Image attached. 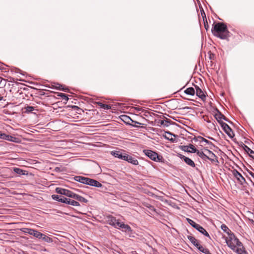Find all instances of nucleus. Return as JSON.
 I'll use <instances>...</instances> for the list:
<instances>
[{
	"instance_id": "obj_1",
	"label": "nucleus",
	"mask_w": 254,
	"mask_h": 254,
	"mask_svg": "<svg viewBox=\"0 0 254 254\" xmlns=\"http://www.w3.org/2000/svg\"><path fill=\"white\" fill-rule=\"evenodd\" d=\"M227 246L238 254H247L243 244L232 233L226 237Z\"/></svg>"
},
{
	"instance_id": "obj_2",
	"label": "nucleus",
	"mask_w": 254,
	"mask_h": 254,
	"mask_svg": "<svg viewBox=\"0 0 254 254\" xmlns=\"http://www.w3.org/2000/svg\"><path fill=\"white\" fill-rule=\"evenodd\" d=\"M212 34L221 39L227 40L230 37L227 25L222 22H218L213 25L211 29Z\"/></svg>"
},
{
	"instance_id": "obj_3",
	"label": "nucleus",
	"mask_w": 254,
	"mask_h": 254,
	"mask_svg": "<svg viewBox=\"0 0 254 254\" xmlns=\"http://www.w3.org/2000/svg\"><path fill=\"white\" fill-rule=\"evenodd\" d=\"M143 152L146 156L154 161L160 162L162 161L163 157L152 150L144 149Z\"/></svg>"
},
{
	"instance_id": "obj_4",
	"label": "nucleus",
	"mask_w": 254,
	"mask_h": 254,
	"mask_svg": "<svg viewBox=\"0 0 254 254\" xmlns=\"http://www.w3.org/2000/svg\"><path fill=\"white\" fill-rule=\"evenodd\" d=\"M187 222L193 228L206 237H209L208 232L200 225L196 223L192 220L190 218H187Z\"/></svg>"
},
{
	"instance_id": "obj_5",
	"label": "nucleus",
	"mask_w": 254,
	"mask_h": 254,
	"mask_svg": "<svg viewBox=\"0 0 254 254\" xmlns=\"http://www.w3.org/2000/svg\"><path fill=\"white\" fill-rule=\"evenodd\" d=\"M56 192L59 194L64 195L66 196L72 198L74 192L69 190L64 189L62 188H57L55 190Z\"/></svg>"
},
{
	"instance_id": "obj_6",
	"label": "nucleus",
	"mask_w": 254,
	"mask_h": 254,
	"mask_svg": "<svg viewBox=\"0 0 254 254\" xmlns=\"http://www.w3.org/2000/svg\"><path fill=\"white\" fill-rule=\"evenodd\" d=\"M221 126L225 132L231 138H232L234 136V134L232 131L230 127L225 123L222 122Z\"/></svg>"
},
{
	"instance_id": "obj_7",
	"label": "nucleus",
	"mask_w": 254,
	"mask_h": 254,
	"mask_svg": "<svg viewBox=\"0 0 254 254\" xmlns=\"http://www.w3.org/2000/svg\"><path fill=\"white\" fill-rule=\"evenodd\" d=\"M178 156L181 159L183 160L184 162L189 166L192 167H194L195 165L194 162L190 158L185 156L184 155L178 154Z\"/></svg>"
},
{
	"instance_id": "obj_8",
	"label": "nucleus",
	"mask_w": 254,
	"mask_h": 254,
	"mask_svg": "<svg viewBox=\"0 0 254 254\" xmlns=\"http://www.w3.org/2000/svg\"><path fill=\"white\" fill-rule=\"evenodd\" d=\"M111 154L116 158L121 160H125L127 154L126 153H123L120 151L115 150L111 152Z\"/></svg>"
},
{
	"instance_id": "obj_9",
	"label": "nucleus",
	"mask_w": 254,
	"mask_h": 254,
	"mask_svg": "<svg viewBox=\"0 0 254 254\" xmlns=\"http://www.w3.org/2000/svg\"><path fill=\"white\" fill-rule=\"evenodd\" d=\"M233 174L241 185H243L244 183H246L245 179L237 170H234L233 171Z\"/></svg>"
},
{
	"instance_id": "obj_10",
	"label": "nucleus",
	"mask_w": 254,
	"mask_h": 254,
	"mask_svg": "<svg viewBox=\"0 0 254 254\" xmlns=\"http://www.w3.org/2000/svg\"><path fill=\"white\" fill-rule=\"evenodd\" d=\"M86 185L97 188H101L102 186V185L99 182L89 178H88Z\"/></svg>"
},
{
	"instance_id": "obj_11",
	"label": "nucleus",
	"mask_w": 254,
	"mask_h": 254,
	"mask_svg": "<svg viewBox=\"0 0 254 254\" xmlns=\"http://www.w3.org/2000/svg\"><path fill=\"white\" fill-rule=\"evenodd\" d=\"M63 203L70 204L74 206H78L80 205L78 201H75L74 200H71L69 198L64 197L63 200Z\"/></svg>"
},
{
	"instance_id": "obj_12",
	"label": "nucleus",
	"mask_w": 254,
	"mask_h": 254,
	"mask_svg": "<svg viewBox=\"0 0 254 254\" xmlns=\"http://www.w3.org/2000/svg\"><path fill=\"white\" fill-rule=\"evenodd\" d=\"M191 152H194V153H196L197 155L200 157L201 159H202L204 160H206V157H207V154H205L202 151H200L196 148H191Z\"/></svg>"
},
{
	"instance_id": "obj_13",
	"label": "nucleus",
	"mask_w": 254,
	"mask_h": 254,
	"mask_svg": "<svg viewBox=\"0 0 254 254\" xmlns=\"http://www.w3.org/2000/svg\"><path fill=\"white\" fill-rule=\"evenodd\" d=\"M195 89L196 91H195V93H196V96L204 100L205 99L206 96L203 91L198 86H195Z\"/></svg>"
},
{
	"instance_id": "obj_14",
	"label": "nucleus",
	"mask_w": 254,
	"mask_h": 254,
	"mask_svg": "<svg viewBox=\"0 0 254 254\" xmlns=\"http://www.w3.org/2000/svg\"><path fill=\"white\" fill-rule=\"evenodd\" d=\"M196 148L192 144H190L189 145H182L180 148L182 150L188 153H194L191 152V148Z\"/></svg>"
},
{
	"instance_id": "obj_15",
	"label": "nucleus",
	"mask_w": 254,
	"mask_h": 254,
	"mask_svg": "<svg viewBox=\"0 0 254 254\" xmlns=\"http://www.w3.org/2000/svg\"><path fill=\"white\" fill-rule=\"evenodd\" d=\"M31 235L39 239L45 240L46 238V236L45 235L35 230H33Z\"/></svg>"
},
{
	"instance_id": "obj_16",
	"label": "nucleus",
	"mask_w": 254,
	"mask_h": 254,
	"mask_svg": "<svg viewBox=\"0 0 254 254\" xmlns=\"http://www.w3.org/2000/svg\"><path fill=\"white\" fill-rule=\"evenodd\" d=\"M125 161H126L128 163H131L134 165H137L138 164V161L137 159L132 157L131 156H129L128 154H127L126 160Z\"/></svg>"
},
{
	"instance_id": "obj_17",
	"label": "nucleus",
	"mask_w": 254,
	"mask_h": 254,
	"mask_svg": "<svg viewBox=\"0 0 254 254\" xmlns=\"http://www.w3.org/2000/svg\"><path fill=\"white\" fill-rule=\"evenodd\" d=\"M193 140L194 141H199L200 142H204L209 145H213V143L211 142L200 136L194 137L193 138Z\"/></svg>"
},
{
	"instance_id": "obj_18",
	"label": "nucleus",
	"mask_w": 254,
	"mask_h": 254,
	"mask_svg": "<svg viewBox=\"0 0 254 254\" xmlns=\"http://www.w3.org/2000/svg\"><path fill=\"white\" fill-rule=\"evenodd\" d=\"M74 180L76 182H79L83 184L86 185L87 181L88 180V178L80 176H77L74 177Z\"/></svg>"
},
{
	"instance_id": "obj_19",
	"label": "nucleus",
	"mask_w": 254,
	"mask_h": 254,
	"mask_svg": "<svg viewBox=\"0 0 254 254\" xmlns=\"http://www.w3.org/2000/svg\"><path fill=\"white\" fill-rule=\"evenodd\" d=\"M122 120L123 121H124L125 123H126V124H128V125H130V122H134L136 124H137L138 125H141L140 123L137 122H135V121H133V120H132L130 117H129L128 116H127V115H123V116H122V118H121Z\"/></svg>"
},
{
	"instance_id": "obj_20",
	"label": "nucleus",
	"mask_w": 254,
	"mask_h": 254,
	"mask_svg": "<svg viewBox=\"0 0 254 254\" xmlns=\"http://www.w3.org/2000/svg\"><path fill=\"white\" fill-rule=\"evenodd\" d=\"M206 150L207 151L206 159H208L211 161H214L216 158L215 154L209 150L206 149Z\"/></svg>"
},
{
	"instance_id": "obj_21",
	"label": "nucleus",
	"mask_w": 254,
	"mask_h": 254,
	"mask_svg": "<svg viewBox=\"0 0 254 254\" xmlns=\"http://www.w3.org/2000/svg\"><path fill=\"white\" fill-rule=\"evenodd\" d=\"M215 118L216 119V120L221 124V123L222 122V120L223 119L225 121H227L226 117L221 114L220 112L218 111L217 113H216L215 115Z\"/></svg>"
},
{
	"instance_id": "obj_22",
	"label": "nucleus",
	"mask_w": 254,
	"mask_h": 254,
	"mask_svg": "<svg viewBox=\"0 0 254 254\" xmlns=\"http://www.w3.org/2000/svg\"><path fill=\"white\" fill-rule=\"evenodd\" d=\"M72 198L81 202L87 203L88 202L86 198L75 193H73Z\"/></svg>"
},
{
	"instance_id": "obj_23",
	"label": "nucleus",
	"mask_w": 254,
	"mask_h": 254,
	"mask_svg": "<svg viewBox=\"0 0 254 254\" xmlns=\"http://www.w3.org/2000/svg\"><path fill=\"white\" fill-rule=\"evenodd\" d=\"M244 149L249 155L250 157L254 159V151L248 146L244 145Z\"/></svg>"
},
{
	"instance_id": "obj_24",
	"label": "nucleus",
	"mask_w": 254,
	"mask_h": 254,
	"mask_svg": "<svg viewBox=\"0 0 254 254\" xmlns=\"http://www.w3.org/2000/svg\"><path fill=\"white\" fill-rule=\"evenodd\" d=\"M2 137H4L3 139H6L7 140H9V141H10L12 142H17V138L15 137H13L11 135H6L4 133H2Z\"/></svg>"
},
{
	"instance_id": "obj_25",
	"label": "nucleus",
	"mask_w": 254,
	"mask_h": 254,
	"mask_svg": "<svg viewBox=\"0 0 254 254\" xmlns=\"http://www.w3.org/2000/svg\"><path fill=\"white\" fill-rule=\"evenodd\" d=\"M188 239L190 240V241L195 246H198L199 243L197 240H196L194 237L191 236H188Z\"/></svg>"
},
{
	"instance_id": "obj_26",
	"label": "nucleus",
	"mask_w": 254,
	"mask_h": 254,
	"mask_svg": "<svg viewBox=\"0 0 254 254\" xmlns=\"http://www.w3.org/2000/svg\"><path fill=\"white\" fill-rule=\"evenodd\" d=\"M175 136V135H174L173 133H171L169 131L165 132V135H164V137H165V138H166L172 142H174L175 140L172 137H170V136Z\"/></svg>"
},
{
	"instance_id": "obj_27",
	"label": "nucleus",
	"mask_w": 254,
	"mask_h": 254,
	"mask_svg": "<svg viewBox=\"0 0 254 254\" xmlns=\"http://www.w3.org/2000/svg\"><path fill=\"white\" fill-rule=\"evenodd\" d=\"M121 229H122V231L126 233L130 232L132 231L130 227L127 224H125V223L122 224V227L121 228Z\"/></svg>"
},
{
	"instance_id": "obj_28",
	"label": "nucleus",
	"mask_w": 254,
	"mask_h": 254,
	"mask_svg": "<svg viewBox=\"0 0 254 254\" xmlns=\"http://www.w3.org/2000/svg\"><path fill=\"white\" fill-rule=\"evenodd\" d=\"M118 219H117L115 217L111 216L109 217L108 218V223L109 225L114 227L115 226V223Z\"/></svg>"
},
{
	"instance_id": "obj_29",
	"label": "nucleus",
	"mask_w": 254,
	"mask_h": 254,
	"mask_svg": "<svg viewBox=\"0 0 254 254\" xmlns=\"http://www.w3.org/2000/svg\"><path fill=\"white\" fill-rule=\"evenodd\" d=\"M185 93L187 95L192 96L195 94V90L193 88L189 87L185 90Z\"/></svg>"
},
{
	"instance_id": "obj_30",
	"label": "nucleus",
	"mask_w": 254,
	"mask_h": 254,
	"mask_svg": "<svg viewBox=\"0 0 254 254\" xmlns=\"http://www.w3.org/2000/svg\"><path fill=\"white\" fill-rule=\"evenodd\" d=\"M64 196L62 195H59L56 194H53L52 195V198L53 200L58 201L59 202H61L63 203V200Z\"/></svg>"
},
{
	"instance_id": "obj_31",
	"label": "nucleus",
	"mask_w": 254,
	"mask_h": 254,
	"mask_svg": "<svg viewBox=\"0 0 254 254\" xmlns=\"http://www.w3.org/2000/svg\"><path fill=\"white\" fill-rule=\"evenodd\" d=\"M221 228L224 232L228 234V235L232 233L231 230L225 224L221 225Z\"/></svg>"
},
{
	"instance_id": "obj_32",
	"label": "nucleus",
	"mask_w": 254,
	"mask_h": 254,
	"mask_svg": "<svg viewBox=\"0 0 254 254\" xmlns=\"http://www.w3.org/2000/svg\"><path fill=\"white\" fill-rule=\"evenodd\" d=\"M34 229L28 228H23L20 229V230L25 234H28L30 235H32V232Z\"/></svg>"
},
{
	"instance_id": "obj_33",
	"label": "nucleus",
	"mask_w": 254,
	"mask_h": 254,
	"mask_svg": "<svg viewBox=\"0 0 254 254\" xmlns=\"http://www.w3.org/2000/svg\"><path fill=\"white\" fill-rule=\"evenodd\" d=\"M97 104L102 108H103L104 109H106V110H109V109H110L111 108V106L108 105H106V104H104L101 102H97Z\"/></svg>"
},
{
	"instance_id": "obj_34",
	"label": "nucleus",
	"mask_w": 254,
	"mask_h": 254,
	"mask_svg": "<svg viewBox=\"0 0 254 254\" xmlns=\"http://www.w3.org/2000/svg\"><path fill=\"white\" fill-rule=\"evenodd\" d=\"M14 171L17 174H19V175H24L25 173H24V171L21 170V169L20 168H15L14 169Z\"/></svg>"
},
{
	"instance_id": "obj_35",
	"label": "nucleus",
	"mask_w": 254,
	"mask_h": 254,
	"mask_svg": "<svg viewBox=\"0 0 254 254\" xmlns=\"http://www.w3.org/2000/svg\"><path fill=\"white\" fill-rule=\"evenodd\" d=\"M123 222H121L119 221V220H117L116 221L115 226L114 227L117 229H121V228L122 227V224H123Z\"/></svg>"
},
{
	"instance_id": "obj_36",
	"label": "nucleus",
	"mask_w": 254,
	"mask_h": 254,
	"mask_svg": "<svg viewBox=\"0 0 254 254\" xmlns=\"http://www.w3.org/2000/svg\"><path fill=\"white\" fill-rule=\"evenodd\" d=\"M197 249L201 252L204 253L205 252H207V249L206 248H204L202 246H201L199 244L198 246L196 247Z\"/></svg>"
},
{
	"instance_id": "obj_37",
	"label": "nucleus",
	"mask_w": 254,
	"mask_h": 254,
	"mask_svg": "<svg viewBox=\"0 0 254 254\" xmlns=\"http://www.w3.org/2000/svg\"><path fill=\"white\" fill-rule=\"evenodd\" d=\"M58 96H60L63 100L65 101H67L68 100V98L67 97V95L64 93H59Z\"/></svg>"
},
{
	"instance_id": "obj_38",
	"label": "nucleus",
	"mask_w": 254,
	"mask_h": 254,
	"mask_svg": "<svg viewBox=\"0 0 254 254\" xmlns=\"http://www.w3.org/2000/svg\"><path fill=\"white\" fill-rule=\"evenodd\" d=\"M25 112L31 113L34 110V107L33 106H28L25 107Z\"/></svg>"
},
{
	"instance_id": "obj_39",
	"label": "nucleus",
	"mask_w": 254,
	"mask_h": 254,
	"mask_svg": "<svg viewBox=\"0 0 254 254\" xmlns=\"http://www.w3.org/2000/svg\"><path fill=\"white\" fill-rule=\"evenodd\" d=\"M135 110H136L137 111H142V109L141 108H139V107H135Z\"/></svg>"
},
{
	"instance_id": "obj_40",
	"label": "nucleus",
	"mask_w": 254,
	"mask_h": 254,
	"mask_svg": "<svg viewBox=\"0 0 254 254\" xmlns=\"http://www.w3.org/2000/svg\"><path fill=\"white\" fill-rule=\"evenodd\" d=\"M250 175L254 179V173L252 172H249Z\"/></svg>"
},
{
	"instance_id": "obj_41",
	"label": "nucleus",
	"mask_w": 254,
	"mask_h": 254,
	"mask_svg": "<svg viewBox=\"0 0 254 254\" xmlns=\"http://www.w3.org/2000/svg\"><path fill=\"white\" fill-rule=\"evenodd\" d=\"M165 122H166V121H165V120H161V121H160V124H161V125H164V123H165Z\"/></svg>"
},
{
	"instance_id": "obj_42",
	"label": "nucleus",
	"mask_w": 254,
	"mask_h": 254,
	"mask_svg": "<svg viewBox=\"0 0 254 254\" xmlns=\"http://www.w3.org/2000/svg\"><path fill=\"white\" fill-rule=\"evenodd\" d=\"M204 26H205V28L206 30L208 29V24L206 25L205 23H204Z\"/></svg>"
},
{
	"instance_id": "obj_43",
	"label": "nucleus",
	"mask_w": 254,
	"mask_h": 254,
	"mask_svg": "<svg viewBox=\"0 0 254 254\" xmlns=\"http://www.w3.org/2000/svg\"><path fill=\"white\" fill-rule=\"evenodd\" d=\"M2 132L1 131H0V138H4L3 137H2Z\"/></svg>"
},
{
	"instance_id": "obj_44",
	"label": "nucleus",
	"mask_w": 254,
	"mask_h": 254,
	"mask_svg": "<svg viewBox=\"0 0 254 254\" xmlns=\"http://www.w3.org/2000/svg\"><path fill=\"white\" fill-rule=\"evenodd\" d=\"M62 90L64 91H66V88H63L62 89Z\"/></svg>"
},
{
	"instance_id": "obj_45",
	"label": "nucleus",
	"mask_w": 254,
	"mask_h": 254,
	"mask_svg": "<svg viewBox=\"0 0 254 254\" xmlns=\"http://www.w3.org/2000/svg\"><path fill=\"white\" fill-rule=\"evenodd\" d=\"M2 99H3V97L0 96V101L2 100Z\"/></svg>"
},
{
	"instance_id": "obj_46",
	"label": "nucleus",
	"mask_w": 254,
	"mask_h": 254,
	"mask_svg": "<svg viewBox=\"0 0 254 254\" xmlns=\"http://www.w3.org/2000/svg\"><path fill=\"white\" fill-rule=\"evenodd\" d=\"M208 138L211 140H214V139L212 137H208Z\"/></svg>"
},
{
	"instance_id": "obj_47",
	"label": "nucleus",
	"mask_w": 254,
	"mask_h": 254,
	"mask_svg": "<svg viewBox=\"0 0 254 254\" xmlns=\"http://www.w3.org/2000/svg\"><path fill=\"white\" fill-rule=\"evenodd\" d=\"M59 170V168L58 167H56V170Z\"/></svg>"
},
{
	"instance_id": "obj_48",
	"label": "nucleus",
	"mask_w": 254,
	"mask_h": 254,
	"mask_svg": "<svg viewBox=\"0 0 254 254\" xmlns=\"http://www.w3.org/2000/svg\"><path fill=\"white\" fill-rule=\"evenodd\" d=\"M59 170V168L58 167H56V170Z\"/></svg>"
}]
</instances>
